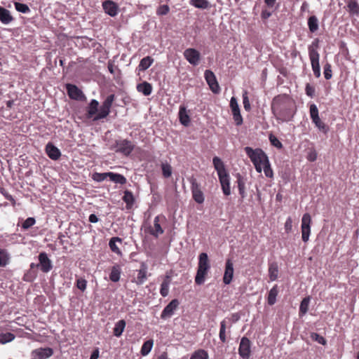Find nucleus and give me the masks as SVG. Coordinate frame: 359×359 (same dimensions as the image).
Returning <instances> with one entry per match:
<instances>
[{"label":"nucleus","instance_id":"1","mask_svg":"<svg viewBox=\"0 0 359 359\" xmlns=\"http://www.w3.org/2000/svg\"><path fill=\"white\" fill-rule=\"evenodd\" d=\"M271 110L276 119L288 122L296 112L294 101L285 94L276 96L271 102Z\"/></svg>","mask_w":359,"mask_h":359},{"label":"nucleus","instance_id":"2","mask_svg":"<svg viewBox=\"0 0 359 359\" xmlns=\"http://www.w3.org/2000/svg\"><path fill=\"white\" fill-rule=\"evenodd\" d=\"M212 163L217 172L224 194L225 196H229L231 194L230 177L225 169L223 161L220 158L215 156L212 159Z\"/></svg>","mask_w":359,"mask_h":359},{"label":"nucleus","instance_id":"3","mask_svg":"<svg viewBox=\"0 0 359 359\" xmlns=\"http://www.w3.org/2000/svg\"><path fill=\"white\" fill-rule=\"evenodd\" d=\"M210 268V262L208 254L205 252H201L198 255V263L196 274L195 276V283L197 285H201L204 284L206 278L208 276Z\"/></svg>","mask_w":359,"mask_h":359},{"label":"nucleus","instance_id":"4","mask_svg":"<svg viewBox=\"0 0 359 359\" xmlns=\"http://www.w3.org/2000/svg\"><path fill=\"white\" fill-rule=\"evenodd\" d=\"M244 150L253 163L256 171L261 173L262 171V165L267 163L269 160L265 152L260 148L252 149L250 147H245Z\"/></svg>","mask_w":359,"mask_h":359},{"label":"nucleus","instance_id":"5","mask_svg":"<svg viewBox=\"0 0 359 359\" xmlns=\"http://www.w3.org/2000/svg\"><path fill=\"white\" fill-rule=\"evenodd\" d=\"M319 43L320 40L316 38L308 47L311 68L313 72V74L316 78H319L320 76V67L319 64L320 54L318 51L319 48Z\"/></svg>","mask_w":359,"mask_h":359},{"label":"nucleus","instance_id":"6","mask_svg":"<svg viewBox=\"0 0 359 359\" xmlns=\"http://www.w3.org/2000/svg\"><path fill=\"white\" fill-rule=\"evenodd\" d=\"M114 99L115 95L114 94L108 95L103 102L100 108L99 109H97L96 114L91 118V120L97 121L99 119L106 118L110 112V109Z\"/></svg>","mask_w":359,"mask_h":359},{"label":"nucleus","instance_id":"7","mask_svg":"<svg viewBox=\"0 0 359 359\" xmlns=\"http://www.w3.org/2000/svg\"><path fill=\"white\" fill-rule=\"evenodd\" d=\"M107 177H109V180L115 183L120 184H125L127 182L126 178L120 175L115 174L113 172H104V173H94L93 175V180L97 182L104 181Z\"/></svg>","mask_w":359,"mask_h":359},{"label":"nucleus","instance_id":"8","mask_svg":"<svg viewBox=\"0 0 359 359\" xmlns=\"http://www.w3.org/2000/svg\"><path fill=\"white\" fill-rule=\"evenodd\" d=\"M115 151L126 156L130 155L135 149V144L128 140H118L114 144Z\"/></svg>","mask_w":359,"mask_h":359},{"label":"nucleus","instance_id":"9","mask_svg":"<svg viewBox=\"0 0 359 359\" xmlns=\"http://www.w3.org/2000/svg\"><path fill=\"white\" fill-rule=\"evenodd\" d=\"M312 219L309 213H305L302 218L301 231L302 239L304 242L306 243L311 234V224Z\"/></svg>","mask_w":359,"mask_h":359},{"label":"nucleus","instance_id":"10","mask_svg":"<svg viewBox=\"0 0 359 359\" xmlns=\"http://www.w3.org/2000/svg\"><path fill=\"white\" fill-rule=\"evenodd\" d=\"M251 346L252 343L248 337H243L241 338L238 347V354L243 359H249L250 358L252 353Z\"/></svg>","mask_w":359,"mask_h":359},{"label":"nucleus","instance_id":"11","mask_svg":"<svg viewBox=\"0 0 359 359\" xmlns=\"http://www.w3.org/2000/svg\"><path fill=\"white\" fill-rule=\"evenodd\" d=\"M190 183L193 199L197 203H203L205 198L203 193L201 189L200 184L196 181L195 178L193 177L190 180Z\"/></svg>","mask_w":359,"mask_h":359},{"label":"nucleus","instance_id":"12","mask_svg":"<svg viewBox=\"0 0 359 359\" xmlns=\"http://www.w3.org/2000/svg\"><path fill=\"white\" fill-rule=\"evenodd\" d=\"M53 355V350L50 347H41L32 350L30 353L31 359H48Z\"/></svg>","mask_w":359,"mask_h":359},{"label":"nucleus","instance_id":"13","mask_svg":"<svg viewBox=\"0 0 359 359\" xmlns=\"http://www.w3.org/2000/svg\"><path fill=\"white\" fill-rule=\"evenodd\" d=\"M204 76L210 90L214 93H219L220 91V87L215 74L211 70L207 69L204 73Z\"/></svg>","mask_w":359,"mask_h":359},{"label":"nucleus","instance_id":"14","mask_svg":"<svg viewBox=\"0 0 359 359\" xmlns=\"http://www.w3.org/2000/svg\"><path fill=\"white\" fill-rule=\"evenodd\" d=\"M184 57L191 65L196 66L199 63L201 54L196 49L189 48L184 51Z\"/></svg>","mask_w":359,"mask_h":359},{"label":"nucleus","instance_id":"15","mask_svg":"<svg viewBox=\"0 0 359 359\" xmlns=\"http://www.w3.org/2000/svg\"><path fill=\"white\" fill-rule=\"evenodd\" d=\"M230 107L232 111L233 118L236 126L243 123V118L241 114L240 108L236 97H232L230 100Z\"/></svg>","mask_w":359,"mask_h":359},{"label":"nucleus","instance_id":"16","mask_svg":"<svg viewBox=\"0 0 359 359\" xmlns=\"http://www.w3.org/2000/svg\"><path fill=\"white\" fill-rule=\"evenodd\" d=\"M39 263L37 264V266H39L40 269L43 273H48L52 269V268H53L52 262L48 258V257L46 252H43L39 255Z\"/></svg>","mask_w":359,"mask_h":359},{"label":"nucleus","instance_id":"17","mask_svg":"<svg viewBox=\"0 0 359 359\" xmlns=\"http://www.w3.org/2000/svg\"><path fill=\"white\" fill-rule=\"evenodd\" d=\"M233 263L231 259H227L225 263V270L223 276V282L225 285L231 283L233 278Z\"/></svg>","mask_w":359,"mask_h":359},{"label":"nucleus","instance_id":"18","mask_svg":"<svg viewBox=\"0 0 359 359\" xmlns=\"http://www.w3.org/2000/svg\"><path fill=\"white\" fill-rule=\"evenodd\" d=\"M104 12L111 17H115L118 13V4L111 0H107L102 4Z\"/></svg>","mask_w":359,"mask_h":359},{"label":"nucleus","instance_id":"19","mask_svg":"<svg viewBox=\"0 0 359 359\" xmlns=\"http://www.w3.org/2000/svg\"><path fill=\"white\" fill-rule=\"evenodd\" d=\"M91 47L93 49V56L97 57L100 62H103L107 57V53L102 46L97 43L93 42L91 44Z\"/></svg>","mask_w":359,"mask_h":359},{"label":"nucleus","instance_id":"20","mask_svg":"<svg viewBox=\"0 0 359 359\" xmlns=\"http://www.w3.org/2000/svg\"><path fill=\"white\" fill-rule=\"evenodd\" d=\"M179 301L177 299H172L163 310L161 318L163 319H166L168 318L171 317L174 311L179 306Z\"/></svg>","mask_w":359,"mask_h":359},{"label":"nucleus","instance_id":"21","mask_svg":"<svg viewBox=\"0 0 359 359\" xmlns=\"http://www.w3.org/2000/svg\"><path fill=\"white\" fill-rule=\"evenodd\" d=\"M66 89L70 98L76 100H82L84 98L82 91L75 85L67 84Z\"/></svg>","mask_w":359,"mask_h":359},{"label":"nucleus","instance_id":"22","mask_svg":"<svg viewBox=\"0 0 359 359\" xmlns=\"http://www.w3.org/2000/svg\"><path fill=\"white\" fill-rule=\"evenodd\" d=\"M46 152L48 157L53 160H57L61 155L60 151L52 143L46 144Z\"/></svg>","mask_w":359,"mask_h":359},{"label":"nucleus","instance_id":"23","mask_svg":"<svg viewBox=\"0 0 359 359\" xmlns=\"http://www.w3.org/2000/svg\"><path fill=\"white\" fill-rule=\"evenodd\" d=\"M160 217L156 216L154 220V228L149 229V233L156 238H158L159 235L163 234L164 231L162 229L160 223Z\"/></svg>","mask_w":359,"mask_h":359},{"label":"nucleus","instance_id":"24","mask_svg":"<svg viewBox=\"0 0 359 359\" xmlns=\"http://www.w3.org/2000/svg\"><path fill=\"white\" fill-rule=\"evenodd\" d=\"M137 90L142 93L145 96H149L151 94L153 87L151 83L147 81H143L137 85Z\"/></svg>","mask_w":359,"mask_h":359},{"label":"nucleus","instance_id":"25","mask_svg":"<svg viewBox=\"0 0 359 359\" xmlns=\"http://www.w3.org/2000/svg\"><path fill=\"white\" fill-rule=\"evenodd\" d=\"M179 119L180 123L184 126H187L190 123V116L187 113L186 107L184 105L180 107Z\"/></svg>","mask_w":359,"mask_h":359},{"label":"nucleus","instance_id":"26","mask_svg":"<svg viewBox=\"0 0 359 359\" xmlns=\"http://www.w3.org/2000/svg\"><path fill=\"white\" fill-rule=\"evenodd\" d=\"M147 268L144 264L141 265V268L137 271V275L135 280L137 285H142L147 280Z\"/></svg>","mask_w":359,"mask_h":359},{"label":"nucleus","instance_id":"27","mask_svg":"<svg viewBox=\"0 0 359 359\" xmlns=\"http://www.w3.org/2000/svg\"><path fill=\"white\" fill-rule=\"evenodd\" d=\"M171 282V276L166 275L161 285L160 294L162 297H165L169 293V286Z\"/></svg>","mask_w":359,"mask_h":359},{"label":"nucleus","instance_id":"28","mask_svg":"<svg viewBox=\"0 0 359 359\" xmlns=\"http://www.w3.org/2000/svg\"><path fill=\"white\" fill-rule=\"evenodd\" d=\"M13 20L11 12L5 8L0 7V21L4 25H8Z\"/></svg>","mask_w":359,"mask_h":359},{"label":"nucleus","instance_id":"29","mask_svg":"<svg viewBox=\"0 0 359 359\" xmlns=\"http://www.w3.org/2000/svg\"><path fill=\"white\" fill-rule=\"evenodd\" d=\"M121 273V266L118 264L113 266L109 273L110 280L114 283L118 282L120 280Z\"/></svg>","mask_w":359,"mask_h":359},{"label":"nucleus","instance_id":"30","mask_svg":"<svg viewBox=\"0 0 359 359\" xmlns=\"http://www.w3.org/2000/svg\"><path fill=\"white\" fill-rule=\"evenodd\" d=\"M278 275V266L276 262L270 263L269 265V276L271 281L276 280Z\"/></svg>","mask_w":359,"mask_h":359},{"label":"nucleus","instance_id":"31","mask_svg":"<svg viewBox=\"0 0 359 359\" xmlns=\"http://www.w3.org/2000/svg\"><path fill=\"white\" fill-rule=\"evenodd\" d=\"M126 321L124 320H120L116 323L115 326L113 329V334L114 336L119 337L121 336L126 327Z\"/></svg>","mask_w":359,"mask_h":359},{"label":"nucleus","instance_id":"32","mask_svg":"<svg viewBox=\"0 0 359 359\" xmlns=\"http://www.w3.org/2000/svg\"><path fill=\"white\" fill-rule=\"evenodd\" d=\"M154 61V59L151 56H147L142 58L138 65L139 70L142 72L147 70L153 64Z\"/></svg>","mask_w":359,"mask_h":359},{"label":"nucleus","instance_id":"33","mask_svg":"<svg viewBox=\"0 0 359 359\" xmlns=\"http://www.w3.org/2000/svg\"><path fill=\"white\" fill-rule=\"evenodd\" d=\"M123 200L126 204L127 209H130L133 207L135 202V198L133 196V193L128 190L125 191Z\"/></svg>","mask_w":359,"mask_h":359},{"label":"nucleus","instance_id":"34","mask_svg":"<svg viewBox=\"0 0 359 359\" xmlns=\"http://www.w3.org/2000/svg\"><path fill=\"white\" fill-rule=\"evenodd\" d=\"M227 328V320L226 319H224L220 323V329L219 333V337L220 341L222 343H226L227 341V337L226 334V330Z\"/></svg>","mask_w":359,"mask_h":359},{"label":"nucleus","instance_id":"35","mask_svg":"<svg viewBox=\"0 0 359 359\" xmlns=\"http://www.w3.org/2000/svg\"><path fill=\"white\" fill-rule=\"evenodd\" d=\"M308 27L311 33H314L318 29V20L316 15H311L309 18Z\"/></svg>","mask_w":359,"mask_h":359},{"label":"nucleus","instance_id":"36","mask_svg":"<svg viewBox=\"0 0 359 359\" xmlns=\"http://www.w3.org/2000/svg\"><path fill=\"white\" fill-rule=\"evenodd\" d=\"M10 255L5 249L0 248V267H4L10 262Z\"/></svg>","mask_w":359,"mask_h":359},{"label":"nucleus","instance_id":"37","mask_svg":"<svg viewBox=\"0 0 359 359\" xmlns=\"http://www.w3.org/2000/svg\"><path fill=\"white\" fill-rule=\"evenodd\" d=\"M118 242V243H121L122 242V239L118 238V237H113L110 239L109 241V248L111 249V250L117 254V255H121V250H119L118 247L116 245V243Z\"/></svg>","mask_w":359,"mask_h":359},{"label":"nucleus","instance_id":"38","mask_svg":"<svg viewBox=\"0 0 359 359\" xmlns=\"http://www.w3.org/2000/svg\"><path fill=\"white\" fill-rule=\"evenodd\" d=\"M278 294V290L277 285H274L269 292L268 294V304L271 306L273 305L276 301V297Z\"/></svg>","mask_w":359,"mask_h":359},{"label":"nucleus","instance_id":"39","mask_svg":"<svg viewBox=\"0 0 359 359\" xmlns=\"http://www.w3.org/2000/svg\"><path fill=\"white\" fill-rule=\"evenodd\" d=\"M154 346V340L153 339H149L144 342L143 345L142 346L140 353L143 356L147 355L150 351L152 349V347Z\"/></svg>","mask_w":359,"mask_h":359},{"label":"nucleus","instance_id":"40","mask_svg":"<svg viewBox=\"0 0 359 359\" xmlns=\"http://www.w3.org/2000/svg\"><path fill=\"white\" fill-rule=\"evenodd\" d=\"M312 122L314 123L316 128L318 129L323 132V133L326 134L329 131V126L325 123L320 117H318L316 119L312 120Z\"/></svg>","mask_w":359,"mask_h":359},{"label":"nucleus","instance_id":"41","mask_svg":"<svg viewBox=\"0 0 359 359\" xmlns=\"http://www.w3.org/2000/svg\"><path fill=\"white\" fill-rule=\"evenodd\" d=\"M348 11L351 14H359V4L355 0H349L347 3Z\"/></svg>","mask_w":359,"mask_h":359},{"label":"nucleus","instance_id":"42","mask_svg":"<svg viewBox=\"0 0 359 359\" xmlns=\"http://www.w3.org/2000/svg\"><path fill=\"white\" fill-rule=\"evenodd\" d=\"M310 302V297H307L302 299L299 306V316L305 315L309 310V305Z\"/></svg>","mask_w":359,"mask_h":359},{"label":"nucleus","instance_id":"43","mask_svg":"<svg viewBox=\"0 0 359 359\" xmlns=\"http://www.w3.org/2000/svg\"><path fill=\"white\" fill-rule=\"evenodd\" d=\"M189 4L197 8L206 9L210 4L207 0H190Z\"/></svg>","mask_w":359,"mask_h":359},{"label":"nucleus","instance_id":"44","mask_svg":"<svg viewBox=\"0 0 359 359\" xmlns=\"http://www.w3.org/2000/svg\"><path fill=\"white\" fill-rule=\"evenodd\" d=\"M190 359H208V354L206 351L198 349L193 353Z\"/></svg>","mask_w":359,"mask_h":359},{"label":"nucleus","instance_id":"45","mask_svg":"<svg viewBox=\"0 0 359 359\" xmlns=\"http://www.w3.org/2000/svg\"><path fill=\"white\" fill-rule=\"evenodd\" d=\"M15 335L11 332L0 333V344H5L13 341Z\"/></svg>","mask_w":359,"mask_h":359},{"label":"nucleus","instance_id":"46","mask_svg":"<svg viewBox=\"0 0 359 359\" xmlns=\"http://www.w3.org/2000/svg\"><path fill=\"white\" fill-rule=\"evenodd\" d=\"M238 188L239 191V194L241 195L242 198H244L246 196L245 194V184L243 179L239 176L237 180Z\"/></svg>","mask_w":359,"mask_h":359},{"label":"nucleus","instance_id":"47","mask_svg":"<svg viewBox=\"0 0 359 359\" xmlns=\"http://www.w3.org/2000/svg\"><path fill=\"white\" fill-rule=\"evenodd\" d=\"M162 174L165 178H168L172 175V167L168 163H163L161 164Z\"/></svg>","mask_w":359,"mask_h":359},{"label":"nucleus","instance_id":"48","mask_svg":"<svg viewBox=\"0 0 359 359\" xmlns=\"http://www.w3.org/2000/svg\"><path fill=\"white\" fill-rule=\"evenodd\" d=\"M262 170L264 172L266 177L271 178L273 176V172L271 167L269 160H268L267 163H265L262 165Z\"/></svg>","mask_w":359,"mask_h":359},{"label":"nucleus","instance_id":"49","mask_svg":"<svg viewBox=\"0 0 359 359\" xmlns=\"http://www.w3.org/2000/svg\"><path fill=\"white\" fill-rule=\"evenodd\" d=\"M15 8L18 12L22 13H27L30 11V9L27 4L19 2L15 3Z\"/></svg>","mask_w":359,"mask_h":359},{"label":"nucleus","instance_id":"50","mask_svg":"<svg viewBox=\"0 0 359 359\" xmlns=\"http://www.w3.org/2000/svg\"><path fill=\"white\" fill-rule=\"evenodd\" d=\"M318 154L316 150L312 147L310 148L306 154V159L310 162H313L317 159Z\"/></svg>","mask_w":359,"mask_h":359},{"label":"nucleus","instance_id":"51","mask_svg":"<svg viewBox=\"0 0 359 359\" xmlns=\"http://www.w3.org/2000/svg\"><path fill=\"white\" fill-rule=\"evenodd\" d=\"M309 113L311 120L316 119L318 117H319L318 109L315 104H310Z\"/></svg>","mask_w":359,"mask_h":359},{"label":"nucleus","instance_id":"52","mask_svg":"<svg viewBox=\"0 0 359 359\" xmlns=\"http://www.w3.org/2000/svg\"><path fill=\"white\" fill-rule=\"evenodd\" d=\"M323 69H324V76H325V79H327V80L330 79L332 76L331 65L328 62L326 63L324 65Z\"/></svg>","mask_w":359,"mask_h":359},{"label":"nucleus","instance_id":"53","mask_svg":"<svg viewBox=\"0 0 359 359\" xmlns=\"http://www.w3.org/2000/svg\"><path fill=\"white\" fill-rule=\"evenodd\" d=\"M243 104L245 111H250L251 107L247 91H245L243 94Z\"/></svg>","mask_w":359,"mask_h":359},{"label":"nucleus","instance_id":"54","mask_svg":"<svg viewBox=\"0 0 359 359\" xmlns=\"http://www.w3.org/2000/svg\"><path fill=\"white\" fill-rule=\"evenodd\" d=\"M36 223V220L34 217H28L22 223V227L24 229H28Z\"/></svg>","mask_w":359,"mask_h":359},{"label":"nucleus","instance_id":"55","mask_svg":"<svg viewBox=\"0 0 359 359\" xmlns=\"http://www.w3.org/2000/svg\"><path fill=\"white\" fill-rule=\"evenodd\" d=\"M269 140L271 144L276 148L281 149L283 147L282 143L278 140L276 137L273 135L269 136Z\"/></svg>","mask_w":359,"mask_h":359},{"label":"nucleus","instance_id":"56","mask_svg":"<svg viewBox=\"0 0 359 359\" xmlns=\"http://www.w3.org/2000/svg\"><path fill=\"white\" fill-rule=\"evenodd\" d=\"M170 8L168 5H162L158 7L157 9V14L159 15H164L169 13Z\"/></svg>","mask_w":359,"mask_h":359},{"label":"nucleus","instance_id":"57","mask_svg":"<svg viewBox=\"0 0 359 359\" xmlns=\"http://www.w3.org/2000/svg\"><path fill=\"white\" fill-rule=\"evenodd\" d=\"M99 103L95 100H91L90 102V113H91V118L94 116V115L97 111V107H98Z\"/></svg>","mask_w":359,"mask_h":359},{"label":"nucleus","instance_id":"58","mask_svg":"<svg viewBox=\"0 0 359 359\" xmlns=\"http://www.w3.org/2000/svg\"><path fill=\"white\" fill-rule=\"evenodd\" d=\"M306 94L310 97H313L315 96V88L307 83L305 88Z\"/></svg>","mask_w":359,"mask_h":359},{"label":"nucleus","instance_id":"59","mask_svg":"<svg viewBox=\"0 0 359 359\" xmlns=\"http://www.w3.org/2000/svg\"><path fill=\"white\" fill-rule=\"evenodd\" d=\"M292 229V219L291 217H289L286 219L285 223V232L287 233L291 232Z\"/></svg>","mask_w":359,"mask_h":359},{"label":"nucleus","instance_id":"60","mask_svg":"<svg viewBox=\"0 0 359 359\" xmlns=\"http://www.w3.org/2000/svg\"><path fill=\"white\" fill-rule=\"evenodd\" d=\"M107 68L111 74H114L116 69L119 71L118 67L116 66L114 62L111 60L108 62Z\"/></svg>","mask_w":359,"mask_h":359},{"label":"nucleus","instance_id":"61","mask_svg":"<svg viewBox=\"0 0 359 359\" xmlns=\"http://www.w3.org/2000/svg\"><path fill=\"white\" fill-rule=\"evenodd\" d=\"M87 281L84 279L77 280V287L81 290H84L86 287Z\"/></svg>","mask_w":359,"mask_h":359},{"label":"nucleus","instance_id":"62","mask_svg":"<svg viewBox=\"0 0 359 359\" xmlns=\"http://www.w3.org/2000/svg\"><path fill=\"white\" fill-rule=\"evenodd\" d=\"M240 318V316L238 313L231 314V318H226L227 320V325L231 323H236Z\"/></svg>","mask_w":359,"mask_h":359},{"label":"nucleus","instance_id":"63","mask_svg":"<svg viewBox=\"0 0 359 359\" xmlns=\"http://www.w3.org/2000/svg\"><path fill=\"white\" fill-rule=\"evenodd\" d=\"M315 340L317 341L319 344L325 345L326 344V340L324 337L320 336L318 334H314Z\"/></svg>","mask_w":359,"mask_h":359},{"label":"nucleus","instance_id":"64","mask_svg":"<svg viewBox=\"0 0 359 359\" xmlns=\"http://www.w3.org/2000/svg\"><path fill=\"white\" fill-rule=\"evenodd\" d=\"M271 15V13L267 10H264L262 11L261 16L263 19H267Z\"/></svg>","mask_w":359,"mask_h":359}]
</instances>
